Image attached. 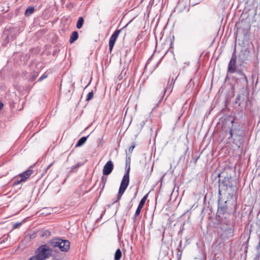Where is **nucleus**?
Wrapping results in <instances>:
<instances>
[{
    "instance_id": "obj_15",
    "label": "nucleus",
    "mask_w": 260,
    "mask_h": 260,
    "mask_svg": "<svg viewBox=\"0 0 260 260\" xmlns=\"http://www.w3.org/2000/svg\"><path fill=\"white\" fill-rule=\"evenodd\" d=\"M2 39H3V42H2V45L3 46H7L8 44L9 43L10 41H12L10 39V38L8 36V34H7L6 31H4L3 35H2Z\"/></svg>"
},
{
    "instance_id": "obj_9",
    "label": "nucleus",
    "mask_w": 260,
    "mask_h": 260,
    "mask_svg": "<svg viewBox=\"0 0 260 260\" xmlns=\"http://www.w3.org/2000/svg\"><path fill=\"white\" fill-rule=\"evenodd\" d=\"M250 56V51L248 49H243L239 54V61L243 63L249 59Z\"/></svg>"
},
{
    "instance_id": "obj_34",
    "label": "nucleus",
    "mask_w": 260,
    "mask_h": 260,
    "mask_svg": "<svg viewBox=\"0 0 260 260\" xmlns=\"http://www.w3.org/2000/svg\"><path fill=\"white\" fill-rule=\"evenodd\" d=\"M53 163H51L48 166V167L45 169V172H47V170H48L52 165Z\"/></svg>"
},
{
    "instance_id": "obj_28",
    "label": "nucleus",
    "mask_w": 260,
    "mask_h": 260,
    "mask_svg": "<svg viewBox=\"0 0 260 260\" xmlns=\"http://www.w3.org/2000/svg\"><path fill=\"white\" fill-rule=\"evenodd\" d=\"M93 91H92L88 93L87 97H86V101H89L91 100L93 98Z\"/></svg>"
},
{
    "instance_id": "obj_22",
    "label": "nucleus",
    "mask_w": 260,
    "mask_h": 260,
    "mask_svg": "<svg viewBox=\"0 0 260 260\" xmlns=\"http://www.w3.org/2000/svg\"><path fill=\"white\" fill-rule=\"evenodd\" d=\"M23 181H24V179L19 177V175L18 176H16V177H15L14 179H13V185L14 186L17 185Z\"/></svg>"
},
{
    "instance_id": "obj_33",
    "label": "nucleus",
    "mask_w": 260,
    "mask_h": 260,
    "mask_svg": "<svg viewBox=\"0 0 260 260\" xmlns=\"http://www.w3.org/2000/svg\"><path fill=\"white\" fill-rule=\"evenodd\" d=\"M240 100V95H238L237 98H236V101L235 103H237Z\"/></svg>"
},
{
    "instance_id": "obj_20",
    "label": "nucleus",
    "mask_w": 260,
    "mask_h": 260,
    "mask_svg": "<svg viewBox=\"0 0 260 260\" xmlns=\"http://www.w3.org/2000/svg\"><path fill=\"white\" fill-rule=\"evenodd\" d=\"M88 137V136L82 137V138H81L78 141L76 145V147H81V146H82L86 142Z\"/></svg>"
},
{
    "instance_id": "obj_11",
    "label": "nucleus",
    "mask_w": 260,
    "mask_h": 260,
    "mask_svg": "<svg viewBox=\"0 0 260 260\" xmlns=\"http://www.w3.org/2000/svg\"><path fill=\"white\" fill-rule=\"evenodd\" d=\"M114 169V165L111 160H109L105 165L103 170V174L105 176L109 175L111 174Z\"/></svg>"
},
{
    "instance_id": "obj_31",
    "label": "nucleus",
    "mask_w": 260,
    "mask_h": 260,
    "mask_svg": "<svg viewBox=\"0 0 260 260\" xmlns=\"http://www.w3.org/2000/svg\"><path fill=\"white\" fill-rule=\"evenodd\" d=\"M136 146V145H135V143H133V144L131 145V146L129 147V149H128V151L129 152L132 153L134 149V148Z\"/></svg>"
},
{
    "instance_id": "obj_35",
    "label": "nucleus",
    "mask_w": 260,
    "mask_h": 260,
    "mask_svg": "<svg viewBox=\"0 0 260 260\" xmlns=\"http://www.w3.org/2000/svg\"><path fill=\"white\" fill-rule=\"evenodd\" d=\"M3 106L4 104L1 102H0V110H1L3 109Z\"/></svg>"
},
{
    "instance_id": "obj_44",
    "label": "nucleus",
    "mask_w": 260,
    "mask_h": 260,
    "mask_svg": "<svg viewBox=\"0 0 260 260\" xmlns=\"http://www.w3.org/2000/svg\"><path fill=\"white\" fill-rule=\"evenodd\" d=\"M220 175H221V174H219L218 175V177H220Z\"/></svg>"
},
{
    "instance_id": "obj_8",
    "label": "nucleus",
    "mask_w": 260,
    "mask_h": 260,
    "mask_svg": "<svg viewBox=\"0 0 260 260\" xmlns=\"http://www.w3.org/2000/svg\"><path fill=\"white\" fill-rule=\"evenodd\" d=\"M229 133L230 136L229 139L234 137V141H241L244 135L243 131L240 127L231 129Z\"/></svg>"
},
{
    "instance_id": "obj_41",
    "label": "nucleus",
    "mask_w": 260,
    "mask_h": 260,
    "mask_svg": "<svg viewBox=\"0 0 260 260\" xmlns=\"http://www.w3.org/2000/svg\"><path fill=\"white\" fill-rule=\"evenodd\" d=\"M181 242L180 243L178 248H180L181 247Z\"/></svg>"
},
{
    "instance_id": "obj_32",
    "label": "nucleus",
    "mask_w": 260,
    "mask_h": 260,
    "mask_svg": "<svg viewBox=\"0 0 260 260\" xmlns=\"http://www.w3.org/2000/svg\"><path fill=\"white\" fill-rule=\"evenodd\" d=\"M21 224L20 223L17 222L13 224V229H16Z\"/></svg>"
},
{
    "instance_id": "obj_43",
    "label": "nucleus",
    "mask_w": 260,
    "mask_h": 260,
    "mask_svg": "<svg viewBox=\"0 0 260 260\" xmlns=\"http://www.w3.org/2000/svg\"><path fill=\"white\" fill-rule=\"evenodd\" d=\"M234 120H232L231 123H234Z\"/></svg>"
},
{
    "instance_id": "obj_14",
    "label": "nucleus",
    "mask_w": 260,
    "mask_h": 260,
    "mask_svg": "<svg viewBox=\"0 0 260 260\" xmlns=\"http://www.w3.org/2000/svg\"><path fill=\"white\" fill-rule=\"evenodd\" d=\"M70 243L67 240H62L61 241V245L59 249L64 252L68 251L70 249Z\"/></svg>"
},
{
    "instance_id": "obj_40",
    "label": "nucleus",
    "mask_w": 260,
    "mask_h": 260,
    "mask_svg": "<svg viewBox=\"0 0 260 260\" xmlns=\"http://www.w3.org/2000/svg\"><path fill=\"white\" fill-rule=\"evenodd\" d=\"M5 242V239H3L2 240H0V243H2L3 242Z\"/></svg>"
},
{
    "instance_id": "obj_2",
    "label": "nucleus",
    "mask_w": 260,
    "mask_h": 260,
    "mask_svg": "<svg viewBox=\"0 0 260 260\" xmlns=\"http://www.w3.org/2000/svg\"><path fill=\"white\" fill-rule=\"evenodd\" d=\"M237 180L231 176H224V179L219 184L218 193L220 196L223 192L233 198L237 193Z\"/></svg>"
},
{
    "instance_id": "obj_36",
    "label": "nucleus",
    "mask_w": 260,
    "mask_h": 260,
    "mask_svg": "<svg viewBox=\"0 0 260 260\" xmlns=\"http://www.w3.org/2000/svg\"><path fill=\"white\" fill-rule=\"evenodd\" d=\"M145 123V122L144 121H143L141 123V127H142Z\"/></svg>"
},
{
    "instance_id": "obj_17",
    "label": "nucleus",
    "mask_w": 260,
    "mask_h": 260,
    "mask_svg": "<svg viewBox=\"0 0 260 260\" xmlns=\"http://www.w3.org/2000/svg\"><path fill=\"white\" fill-rule=\"evenodd\" d=\"M32 170L28 169L25 172L19 174V177L24 179L25 181L29 176L32 174Z\"/></svg>"
},
{
    "instance_id": "obj_30",
    "label": "nucleus",
    "mask_w": 260,
    "mask_h": 260,
    "mask_svg": "<svg viewBox=\"0 0 260 260\" xmlns=\"http://www.w3.org/2000/svg\"><path fill=\"white\" fill-rule=\"evenodd\" d=\"M48 77V75L46 73H44L40 78L38 79V82H41L42 80H43L44 79H46Z\"/></svg>"
},
{
    "instance_id": "obj_13",
    "label": "nucleus",
    "mask_w": 260,
    "mask_h": 260,
    "mask_svg": "<svg viewBox=\"0 0 260 260\" xmlns=\"http://www.w3.org/2000/svg\"><path fill=\"white\" fill-rule=\"evenodd\" d=\"M148 194H146L140 201L139 205L136 209V212L134 215V220L136 218L137 216H139L140 214L141 211L143 207L144 206L145 202L147 200Z\"/></svg>"
},
{
    "instance_id": "obj_27",
    "label": "nucleus",
    "mask_w": 260,
    "mask_h": 260,
    "mask_svg": "<svg viewBox=\"0 0 260 260\" xmlns=\"http://www.w3.org/2000/svg\"><path fill=\"white\" fill-rule=\"evenodd\" d=\"M107 177L105 176V175L103 176L101 178V184L103 185L102 186V190L104 189V186L107 182Z\"/></svg>"
},
{
    "instance_id": "obj_29",
    "label": "nucleus",
    "mask_w": 260,
    "mask_h": 260,
    "mask_svg": "<svg viewBox=\"0 0 260 260\" xmlns=\"http://www.w3.org/2000/svg\"><path fill=\"white\" fill-rule=\"evenodd\" d=\"M38 75H39V74L37 72L34 73V74L31 75V76L30 77V81H33L35 80H36L37 77L38 76Z\"/></svg>"
},
{
    "instance_id": "obj_39",
    "label": "nucleus",
    "mask_w": 260,
    "mask_h": 260,
    "mask_svg": "<svg viewBox=\"0 0 260 260\" xmlns=\"http://www.w3.org/2000/svg\"><path fill=\"white\" fill-rule=\"evenodd\" d=\"M152 170H153V169H152V168H151V170H150V173L149 174H148V175H147V176L149 177V176H150V175H151V172H152Z\"/></svg>"
},
{
    "instance_id": "obj_16",
    "label": "nucleus",
    "mask_w": 260,
    "mask_h": 260,
    "mask_svg": "<svg viewBox=\"0 0 260 260\" xmlns=\"http://www.w3.org/2000/svg\"><path fill=\"white\" fill-rule=\"evenodd\" d=\"M174 82H174L173 79H172L171 81H170V83L168 84L167 87L166 88H165L164 89V90H163V94L162 95V98L164 96V95H165V94L168 90L170 91L169 93V95L171 93V92L172 91L173 88L174 87Z\"/></svg>"
},
{
    "instance_id": "obj_12",
    "label": "nucleus",
    "mask_w": 260,
    "mask_h": 260,
    "mask_svg": "<svg viewBox=\"0 0 260 260\" xmlns=\"http://www.w3.org/2000/svg\"><path fill=\"white\" fill-rule=\"evenodd\" d=\"M4 31H7V34H8L11 41L15 40L17 36L19 34L18 29L15 27H10L9 28H6Z\"/></svg>"
},
{
    "instance_id": "obj_21",
    "label": "nucleus",
    "mask_w": 260,
    "mask_h": 260,
    "mask_svg": "<svg viewBox=\"0 0 260 260\" xmlns=\"http://www.w3.org/2000/svg\"><path fill=\"white\" fill-rule=\"evenodd\" d=\"M35 12V8L33 6L28 7L25 12V15L26 16H29Z\"/></svg>"
},
{
    "instance_id": "obj_4",
    "label": "nucleus",
    "mask_w": 260,
    "mask_h": 260,
    "mask_svg": "<svg viewBox=\"0 0 260 260\" xmlns=\"http://www.w3.org/2000/svg\"><path fill=\"white\" fill-rule=\"evenodd\" d=\"M51 252L52 249L47 245H42L37 249L35 255L28 260H45L50 257Z\"/></svg>"
},
{
    "instance_id": "obj_7",
    "label": "nucleus",
    "mask_w": 260,
    "mask_h": 260,
    "mask_svg": "<svg viewBox=\"0 0 260 260\" xmlns=\"http://www.w3.org/2000/svg\"><path fill=\"white\" fill-rule=\"evenodd\" d=\"M237 56L236 54V50H235L232 54L230 61L228 64V72L230 74L236 73L241 69L237 68L236 66Z\"/></svg>"
},
{
    "instance_id": "obj_10",
    "label": "nucleus",
    "mask_w": 260,
    "mask_h": 260,
    "mask_svg": "<svg viewBox=\"0 0 260 260\" xmlns=\"http://www.w3.org/2000/svg\"><path fill=\"white\" fill-rule=\"evenodd\" d=\"M121 29H117L114 32V33L111 36L110 40H109V50H110V51H111L112 50L113 47L114 46V44L116 41L117 38H118V36L119 34H120V32H121Z\"/></svg>"
},
{
    "instance_id": "obj_23",
    "label": "nucleus",
    "mask_w": 260,
    "mask_h": 260,
    "mask_svg": "<svg viewBox=\"0 0 260 260\" xmlns=\"http://www.w3.org/2000/svg\"><path fill=\"white\" fill-rule=\"evenodd\" d=\"M122 256V253L120 249H117L115 253L114 260H120Z\"/></svg>"
},
{
    "instance_id": "obj_5",
    "label": "nucleus",
    "mask_w": 260,
    "mask_h": 260,
    "mask_svg": "<svg viewBox=\"0 0 260 260\" xmlns=\"http://www.w3.org/2000/svg\"><path fill=\"white\" fill-rule=\"evenodd\" d=\"M226 202L227 201H225L224 203L222 204L220 203V199L219 198L218 199V207L217 214L222 221H223L222 220L223 218L226 219L228 216H230V211L226 205Z\"/></svg>"
},
{
    "instance_id": "obj_37",
    "label": "nucleus",
    "mask_w": 260,
    "mask_h": 260,
    "mask_svg": "<svg viewBox=\"0 0 260 260\" xmlns=\"http://www.w3.org/2000/svg\"><path fill=\"white\" fill-rule=\"evenodd\" d=\"M60 245H61V241H59L58 242V243L57 244V247H58L59 248L60 246Z\"/></svg>"
},
{
    "instance_id": "obj_42",
    "label": "nucleus",
    "mask_w": 260,
    "mask_h": 260,
    "mask_svg": "<svg viewBox=\"0 0 260 260\" xmlns=\"http://www.w3.org/2000/svg\"><path fill=\"white\" fill-rule=\"evenodd\" d=\"M260 246V242L259 243L258 246L256 247V248L257 249Z\"/></svg>"
},
{
    "instance_id": "obj_6",
    "label": "nucleus",
    "mask_w": 260,
    "mask_h": 260,
    "mask_svg": "<svg viewBox=\"0 0 260 260\" xmlns=\"http://www.w3.org/2000/svg\"><path fill=\"white\" fill-rule=\"evenodd\" d=\"M238 77L236 78V82L241 88H244L245 87L248 86V80L245 74L243 72L242 70L238 71L236 73Z\"/></svg>"
},
{
    "instance_id": "obj_1",
    "label": "nucleus",
    "mask_w": 260,
    "mask_h": 260,
    "mask_svg": "<svg viewBox=\"0 0 260 260\" xmlns=\"http://www.w3.org/2000/svg\"><path fill=\"white\" fill-rule=\"evenodd\" d=\"M235 235V229L230 220L222 221L217 232L215 244L219 248H223L226 243H232Z\"/></svg>"
},
{
    "instance_id": "obj_18",
    "label": "nucleus",
    "mask_w": 260,
    "mask_h": 260,
    "mask_svg": "<svg viewBox=\"0 0 260 260\" xmlns=\"http://www.w3.org/2000/svg\"><path fill=\"white\" fill-rule=\"evenodd\" d=\"M61 241V239L55 238L49 241V244L53 247H57V244L59 241Z\"/></svg>"
},
{
    "instance_id": "obj_25",
    "label": "nucleus",
    "mask_w": 260,
    "mask_h": 260,
    "mask_svg": "<svg viewBox=\"0 0 260 260\" xmlns=\"http://www.w3.org/2000/svg\"><path fill=\"white\" fill-rule=\"evenodd\" d=\"M83 23H84L83 18L82 17H79L77 21V24H76L77 28L78 29L81 28L83 26Z\"/></svg>"
},
{
    "instance_id": "obj_26",
    "label": "nucleus",
    "mask_w": 260,
    "mask_h": 260,
    "mask_svg": "<svg viewBox=\"0 0 260 260\" xmlns=\"http://www.w3.org/2000/svg\"><path fill=\"white\" fill-rule=\"evenodd\" d=\"M51 234V233L50 231H48V230H45V231H43L41 235H40V236L42 238H47L48 237H49Z\"/></svg>"
},
{
    "instance_id": "obj_38",
    "label": "nucleus",
    "mask_w": 260,
    "mask_h": 260,
    "mask_svg": "<svg viewBox=\"0 0 260 260\" xmlns=\"http://www.w3.org/2000/svg\"><path fill=\"white\" fill-rule=\"evenodd\" d=\"M259 259V256L257 255L254 258V260H258Z\"/></svg>"
},
{
    "instance_id": "obj_3",
    "label": "nucleus",
    "mask_w": 260,
    "mask_h": 260,
    "mask_svg": "<svg viewBox=\"0 0 260 260\" xmlns=\"http://www.w3.org/2000/svg\"><path fill=\"white\" fill-rule=\"evenodd\" d=\"M131 157H126L125 162V171L124 175L122 178L119 188L118 194L116 199L114 201L113 204L118 202L121 198V197L127 188L129 182V172L131 169Z\"/></svg>"
},
{
    "instance_id": "obj_24",
    "label": "nucleus",
    "mask_w": 260,
    "mask_h": 260,
    "mask_svg": "<svg viewBox=\"0 0 260 260\" xmlns=\"http://www.w3.org/2000/svg\"><path fill=\"white\" fill-rule=\"evenodd\" d=\"M83 164L80 163V162H78L77 163L76 165H74V166H73L71 168V170L69 171V172L70 173H73V172H76L77 169L80 167H81Z\"/></svg>"
},
{
    "instance_id": "obj_19",
    "label": "nucleus",
    "mask_w": 260,
    "mask_h": 260,
    "mask_svg": "<svg viewBox=\"0 0 260 260\" xmlns=\"http://www.w3.org/2000/svg\"><path fill=\"white\" fill-rule=\"evenodd\" d=\"M78 38V33L77 31H73L70 37V42L71 43H73L76 40H77Z\"/></svg>"
}]
</instances>
